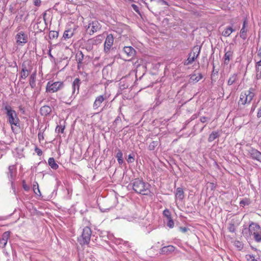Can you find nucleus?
<instances>
[{
	"label": "nucleus",
	"mask_w": 261,
	"mask_h": 261,
	"mask_svg": "<svg viewBox=\"0 0 261 261\" xmlns=\"http://www.w3.org/2000/svg\"><path fill=\"white\" fill-rule=\"evenodd\" d=\"M133 190L138 194L147 195L150 192V185L139 178L135 179L130 184Z\"/></svg>",
	"instance_id": "f257e3e1"
},
{
	"label": "nucleus",
	"mask_w": 261,
	"mask_h": 261,
	"mask_svg": "<svg viewBox=\"0 0 261 261\" xmlns=\"http://www.w3.org/2000/svg\"><path fill=\"white\" fill-rule=\"evenodd\" d=\"M4 110L5 111L8 122L11 125L12 131L14 132V126H19V119L16 112L8 105L4 106Z\"/></svg>",
	"instance_id": "f03ea898"
},
{
	"label": "nucleus",
	"mask_w": 261,
	"mask_h": 261,
	"mask_svg": "<svg viewBox=\"0 0 261 261\" xmlns=\"http://www.w3.org/2000/svg\"><path fill=\"white\" fill-rule=\"evenodd\" d=\"M255 96L254 89L250 88L249 90L242 92L240 94L238 104L240 107L249 104Z\"/></svg>",
	"instance_id": "7ed1b4c3"
},
{
	"label": "nucleus",
	"mask_w": 261,
	"mask_h": 261,
	"mask_svg": "<svg viewBox=\"0 0 261 261\" xmlns=\"http://www.w3.org/2000/svg\"><path fill=\"white\" fill-rule=\"evenodd\" d=\"M64 87L63 82L49 81L46 86V92L47 93H55L62 89Z\"/></svg>",
	"instance_id": "20e7f679"
},
{
	"label": "nucleus",
	"mask_w": 261,
	"mask_h": 261,
	"mask_svg": "<svg viewBox=\"0 0 261 261\" xmlns=\"http://www.w3.org/2000/svg\"><path fill=\"white\" fill-rule=\"evenodd\" d=\"M16 43L18 46H23L28 41V34L23 31L18 32L15 37Z\"/></svg>",
	"instance_id": "39448f33"
},
{
	"label": "nucleus",
	"mask_w": 261,
	"mask_h": 261,
	"mask_svg": "<svg viewBox=\"0 0 261 261\" xmlns=\"http://www.w3.org/2000/svg\"><path fill=\"white\" fill-rule=\"evenodd\" d=\"M200 48L198 46H194L192 51L189 54L188 59L185 62V65H188L193 63L200 54Z\"/></svg>",
	"instance_id": "423d86ee"
},
{
	"label": "nucleus",
	"mask_w": 261,
	"mask_h": 261,
	"mask_svg": "<svg viewBox=\"0 0 261 261\" xmlns=\"http://www.w3.org/2000/svg\"><path fill=\"white\" fill-rule=\"evenodd\" d=\"M91 236V230L89 227H85L82 232L81 238L80 239V243L82 245L88 244Z\"/></svg>",
	"instance_id": "0eeeda50"
},
{
	"label": "nucleus",
	"mask_w": 261,
	"mask_h": 261,
	"mask_svg": "<svg viewBox=\"0 0 261 261\" xmlns=\"http://www.w3.org/2000/svg\"><path fill=\"white\" fill-rule=\"evenodd\" d=\"M86 28L87 33L92 35L101 29V25L98 21L94 20L90 22Z\"/></svg>",
	"instance_id": "6e6552de"
},
{
	"label": "nucleus",
	"mask_w": 261,
	"mask_h": 261,
	"mask_svg": "<svg viewBox=\"0 0 261 261\" xmlns=\"http://www.w3.org/2000/svg\"><path fill=\"white\" fill-rule=\"evenodd\" d=\"M16 174V168L15 165H11L9 167L8 177L10 180L11 181V186L14 191L15 192L14 182L13 180L14 179Z\"/></svg>",
	"instance_id": "1a4fd4ad"
},
{
	"label": "nucleus",
	"mask_w": 261,
	"mask_h": 261,
	"mask_svg": "<svg viewBox=\"0 0 261 261\" xmlns=\"http://www.w3.org/2000/svg\"><path fill=\"white\" fill-rule=\"evenodd\" d=\"M80 85V80L76 78L73 82L72 84V94L70 96V99H74L75 94H77L79 92V88Z\"/></svg>",
	"instance_id": "9d476101"
},
{
	"label": "nucleus",
	"mask_w": 261,
	"mask_h": 261,
	"mask_svg": "<svg viewBox=\"0 0 261 261\" xmlns=\"http://www.w3.org/2000/svg\"><path fill=\"white\" fill-rule=\"evenodd\" d=\"M114 42V37L112 34L107 36L104 44V50L106 53H108Z\"/></svg>",
	"instance_id": "9b49d317"
},
{
	"label": "nucleus",
	"mask_w": 261,
	"mask_h": 261,
	"mask_svg": "<svg viewBox=\"0 0 261 261\" xmlns=\"http://www.w3.org/2000/svg\"><path fill=\"white\" fill-rule=\"evenodd\" d=\"M261 231V227L260 226L253 222L250 223V231L251 232V236H255L256 234L259 233Z\"/></svg>",
	"instance_id": "f8f14e48"
},
{
	"label": "nucleus",
	"mask_w": 261,
	"mask_h": 261,
	"mask_svg": "<svg viewBox=\"0 0 261 261\" xmlns=\"http://www.w3.org/2000/svg\"><path fill=\"white\" fill-rule=\"evenodd\" d=\"M249 153L253 159L261 162L260 152L255 149L251 148L249 150Z\"/></svg>",
	"instance_id": "ddd939ff"
},
{
	"label": "nucleus",
	"mask_w": 261,
	"mask_h": 261,
	"mask_svg": "<svg viewBox=\"0 0 261 261\" xmlns=\"http://www.w3.org/2000/svg\"><path fill=\"white\" fill-rule=\"evenodd\" d=\"M107 99L106 96H104L103 95H99L97 96L93 105V109L94 110L97 109L101 106L102 102Z\"/></svg>",
	"instance_id": "4468645a"
},
{
	"label": "nucleus",
	"mask_w": 261,
	"mask_h": 261,
	"mask_svg": "<svg viewBox=\"0 0 261 261\" xmlns=\"http://www.w3.org/2000/svg\"><path fill=\"white\" fill-rule=\"evenodd\" d=\"M123 53L127 57L133 58L136 54V51L134 48L131 46H125L123 48Z\"/></svg>",
	"instance_id": "2eb2a0df"
},
{
	"label": "nucleus",
	"mask_w": 261,
	"mask_h": 261,
	"mask_svg": "<svg viewBox=\"0 0 261 261\" xmlns=\"http://www.w3.org/2000/svg\"><path fill=\"white\" fill-rule=\"evenodd\" d=\"M10 237V232L9 231L5 232L1 239H0V247L4 248L8 242V240Z\"/></svg>",
	"instance_id": "dca6fc26"
},
{
	"label": "nucleus",
	"mask_w": 261,
	"mask_h": 261,
	"mask_svg": "<svg viewBox=\"0 0 261 261\" xmlns=\"http://www.w3.org/2000/svg\"><path fill=\"white\" fill-rule=\"evenodd\" d=\"M175 248L172 245H169L167 246L163 247L161 249V253L162 254H169L174 251Z\"/></svg>",
	"instance_id": "f3484780"
},
{
	"label": "nucleus",
	"mask_w": 261,
	"mask_h": 261,
	"mask_svg": "<svg viewBox=\"0 0 261 261\" xmlns=\"http://www.w3.org/2000/svg\"><path fill=\"white\" fill-rule=\"evenodd\" d=\"M103 37L101 35L97 36L95 37L89 39L90 43L94 44V45H97L101 43L102 41Z\"/></svg>",
	"instance_id": "a211bd4d"
},
{
	"label": "nucleus",
	"mask_w": 261,
	"mask_h": 261,
	"mask_svg": "<svg viewBox=\"0 0 261 261\" xmlns=\"http://www.w3.org/2000/svg\"><path fill=\"white\" fill-rule=\"evenodd\" d=\"M51 112V109L47 106H44L40 109V113L43 116H47Z\"/></svg>",
	"instance_id": "6ab92c4d"
},
{
	"label": "nucleus",
	"mask_w": 261,
	"mask_h": 261,
	"mask_svg": "<svg viewBox=\"0 0 261 261\" xmlns=\"http://www.w3.org/2000/svg\"><path fill=\"white\" fill-rule=\"evenodd\" d=\"M233 56V52L231 50L227 51L224 56V63L227 65Z\"/></svg>",
	"instance_id": "aec40b11"
},
{
	"label": "nucleus",
	"mask_w": 261,
	"mask_h": 261,
	"mask_svg": "<svg viewBox=\"0 0 261 261\" xmlns=\"http://www.w3.org/2000/svg\"><path fill=\"white\" fill-rule=\"evenodd\" d=\"M30 70H28L26 67L23 66L22 70L20 73V78L22 79H25L30 73Z\"/></svg>",
	"instance_id": "412c9836"
},
{
	"label": "nucleus",
	"mask_w": 261,
	"mask_h": 261,
	"mask_svg": "<svg viewBox=\"0 0 261 261\" xmlns=\"http://www.w3.org/2000/svg\"><path fill=\"white\" fill-rule=\"evenodd\" d=\"M246 21L244 20L243 27L240 31V37L245 40L247 38V29H246Z\"/></svg>",
	"instance_id": "4be33fe9"
},
{
	"label": "nucleus",
	"mask_w": 261,
	"mask_h": 261,
	"mask_svg": "<svg viewBox=\"0 0 261 261\" xmlns=\"http://www.w3.org/2000/svg\"><path fill=\"white\" fill-rule=\"evenodd\" d=\"M175 197L180 200H182L184 198V192L182 188H178L176 189Z\"/></svg>",
	"instance_id": "5701e85b"
},
{
	"label": "nucleus",
	"mask_w": 261,
	"mask_h": 261,
	"mask_svg": "<svg viewBox=\"0 0 261 261\" xmlns=\"http://www.w3.org/2000/svg\"><path fill=\"white\" fill-rule=\"evenodd\" d=\"M48 163L49 166L54 170H56L59 167L58 165L56 163V161L53 158H49Z\"/></svg>",
	"instance_id": "b1692460"
},
{
	"label": "nucleus",
	"mask_w": 261,
	"mask_h": 261,
	"mask_svg": "<svg viewBox=\"0 0 261 261\" xmlns=\"http://www.w3.org/2000/svg\"><path fill=\"white\" fill-rule=\"evenodd\" d=\"M235 31L232 27H229L226 28L222 32V35L225 37L229 36L233 32Z\"/></svg>",
	"instance_id": "393cba45"
},
{
	"label": "nucleus",
	"mask_w": 261,
	"mask_h": 261,
	"mask_svg": "<svg viewBox=\"0 0 261 261\" xmlns=\"http://www.w3.org/2000/svg\"><path fill=\"white\" fill-rule=\"evenodd\" d=\"M219 136L217 132H213L209 136L208 138V142H211L215 140L216 138Z\"/></svg>",
	"instance_id": "a878e982"
},
{
	"label": "nucleus",
	"mask_w": 261,
	"mask_h": 261,
	"mask_svg": "<svg viewBox=\"0 0 261 261\" xmlns=\"http://www.w3.org/2000/svg\"><path fill=\"white\" fill-rule=\"evenodd\" d=\"M237 79V74H233L232 75H231L228 80V82H227V84L228 85H232L233 83H234V82L236 81Z\"/></svg>",
	"instance_id": "bb28decb"
},
{
	"label": "nucleus",
	"mask_w": 261,
	"mask_h": 261,
	"mask_svg": "<svg viewBox=\"0 0 261 261\" xmlns=\"http://www.w3.org/2000/svg\"><path fill=\"white\" fill-rule=\"evenodd\" d=\"M242 233L243 236L246 238H250L251 237V232L250 231V225L249 228H244L242 230Z\"/></svg>",
	"instance_id": "cd10ccee"
},
{
	"label": "nucleus",
	"mask_w": 261,
	"mask_h": 261,
	"mask_svg": "<svg viewBox=\"0 0 261 261\" xmlns=\"http://www.w3.org/2000/svg\"><path fill=\"white\" fill-rule=\"evenodd\" d=\"M73 35V32L70 30H66L64 32L63 34V37L64 39H69L71 38Z\"/></svg>",
	"instance_id": "c85d7f7f"
},
{
	"label": "nucleus",
	"mask_w": 261,
	"mask_h": 261,
	"mask_svg": "<svg viewBox=\"0 0 261 261\" xmlns=\"http://www.w3.org/2000/svg\"><path fill=\"white\" fill-rule=\"evenodd\" d=\"M202 75L200 73H198V75H196V74H193L191 75L190 80L192 81L197 82L202 79Z\"/></svg>",
	"instance_id": "c756f323"
},
{
	"label": "nucleus",
	"mask_w": 261,
	"mask_h": 261,
	"mask_svg": "<svg viewBox=\"0 0 261 261\" xmlns=\"http://www.w3.org/2000/svg\"><path fill=\"white\" fill-rule=\"evenodd\" d=\"M34 192L36 195H41V192L39 188V185L37 181H34L33 185Z\"/></svg>",
	"instance_id": "7c9ffc66"
},
{
	"label": "nucleus",
	"mask_w": 261,
	"mask_h": 261,
	"mask_svg": "<svg viewBox=\"0 0 261 261\" xmlns=\"http://www.w3.org/2000/svg\"><path fill=\"white\" fill-rule=\"evenodd\" d=\"M35 76V74H33L30 78V85L32 88H34L36 86Z\"/></svg>",
	"instance_id": "2f4dec72"
},
{
	"label": "nucleus",
	"mask_w": 261,
	"mask_h": 261,
	"mask_svg": "<svg viewBox=\"0 0 261 261\" xmlns=\"http://www.w3.org/2000/svg\"><path fill=\"white\" fill-rule=\"evenodd\" d=\"M59 33L57 31H51L49 33V37L50 39H55L58 38Z\"/></svg>",
	"instance_id": "473e14b6"
},
{
	"label": "nucleus",
	"mask_w": 261,
	"mask_h": 261,
	"mask_svg": "<svg viewBox=\"0 0 261 261\" xmlns=\"http://www.w3.org/2000/svg\"><path fill=\"white\" fill-rule=\"evenodd\" d=\"M234 245L239 250H241L244 247L243 244L239 241H236L234 243Z\"/></svg>",
	"instance_id": "72a5a7b5"
},
{
	"label": "nucleus",
	"mask_w": 261,
	"mask_h": 261,
	"mask_svg": "<svg viewBox=\"0 0 261 261\" xmlns=\"http://www.w3.org/2000/svg\"><path fill=\"white\" fill-rule=\"evenodd\" d=\"M167 225L170 228H172L174 227V223L172 218H169L167 219Z\"/></svg>",
	"instance_id": "f704fd0d"
},
{
	"label": "nucleus",
	"mask_w": 261,
	"mask_h": 261,
	"mask_svg": "<svg viewBox=\"0 0 261 261\" xmlns=\"http://www.w3.org/2000/svg\"><path fill=\"white\" fill-rule=\"evenodd\" d=\"M94 45V44L90 43L89 39L86 44V49L88 51H91L93 49Z\"/></svg>",
	"instance_id": "c9c22d12"
},
{
	"label": "nucleus",
	"mask_w": 261,
	"mask_h": 261,
	"mask_svg": "<svg viewBox=\"0 0 261 261\" xmlns=\"http://www.w3.org/2000/svg\"><path fill=\"white\" fill-rule=\"evenodd\" d=\"M254 239L257 242H261V231L259 233H258L257 234H256L255 236H254Z\"/></svg>",
	"instance_id": "e433bc0d"
},
{
	"label": "nucleus",
	"mask_w": 261,
	"mask_h": 261,
	"mask_svg": "<svg viewBox=\"0 0 261 261\" xmlns=\"http://www.w3.org/2000/svg\"><path fill=\"white\" fill-rule=\"evenodd\" d=\"M126 160L128 163H133L135 161L134 155H132V154H129L128 155V158Z\"/></svg>",
	"instance_id": "4c0bfd02"
},
{
	"label": "nucleus",
	"mask_w": 261,
	"mask_h": 261,
	"mask_svg": "<svg viewBox=\"0 0 261 261\" xmlns=\"http://www.w3.org/2000/svg\"><path fill=\"white\" fill-rule=\"evenodd\" d=\"M163 215L166 217L167 219L169 218H171L170 212L167 209H166L163 211Z\"/></svg>",
	"instance_id": "58836bf2"
},
{
	"label": "nucleus",
	"mask_w": 261,
	"mask_h": 261,
	"mask_svg": "<svg viewBox=\"0 0 261 261\" xmlns=\"http://www.w3.org/2000/svg\"><path fill=\"white\" fill-rule=\"evenodd\" d=\"M228 229L229 231L231 232H234L236 230V227L233 224H229Z\"/></svg>",
	"instance_id": "ea45409f"
},
{
	"label": "nucleus",
	"mask_w": 261,
	"mask_h": 261,
	"mask_svg": "<svg viewBox=\"0 0 261 261\" xmlns=\"http://www.w3.org/2000/svg\"><path fill=\"white\" fill-rule=\"evenodd\" d=\"M246 258L248 260H251V261H257L255 259V257L252 254H247L246 255Z\"/></svg>",
	"instance_id": "a19ab883"
},
{
	"label": "nucleus",
	"mask_w": 261,
	"mask_h": 261,
	"mask_svg": "<svg viewBox=\"0 0 261 261\" xmlns=\"http://www.w3.org/2000/svg\"><path fill=\"white\" fill-rule=\"evenodd\" d=\"M64 129H65L64 126L62 127L61 126L58 125L56 128V132H58V133L60 132L61 133H63Z\"/></svg>",
	"instance_id": "79ce46f5"
},
{
	"label": "nucleus",
	"mask_w": 261,
	"mask_h": 261,
	"mask_svg": "<svg viewBox=\"0 0 261 261\" xmlns=\"http://www.w3.org/2000/svg\"><path fill=\"white\" fill-rule=\"evenodd\" d=\"M249 203V200L247 199H243L240 202V205L242 206H244L246 205H248Z\"/></svg>",
	"instance_id": "37998d69"
},
{
	"label": "nucleus",
	"mask_w": 261,
	"mask_h": 261,
	"mask_svg": "<svg viewBox=\"0 0 261 261\" xmlns=\"http://www.w3.org/2000/svg\"><path fill=\"white\" fill-rule=\"evenodd\" d=\"M22 187L26 191H28L30 190V187L25 184L24 180L22 181Z\"/></svg>",
	"instance_id": "c03bdc74"
},
{
	"label": "nucleus",
	"mask_w": 261,
	"mask_h": 261,
	"mask_svg": "<svg viewBox=\"0 0 261 261\" xmlns=\"http://www.w3.org/2000/svg\"><path fill=\"white\" fill-rule=\"evenodd\" d=\"M122 156H123L122 152H121V151L120 150H118V152H117V153L116 154V158L117 159H120V158H122Z\"/></svg>",
	"instance_id": "a18cd8bd"
},
{
	"label": "nucleus",
	"mask_w": 261,
	"mask_h": 261,
	"mask_svg": "<svg viewBox=\"0 0 261 261\" xmlns=\"http://www.w3.org/2000/svg\"><path fill=\"white\" fill-rule=\"evenodd\" d=\"M38 139L40 141H41V140H43L44 139L43 133L42 132L39 131V132L38 133Z\"/></svg>",
	"instance_id": "49530a36"
},
{
	"label": "nucleus",
	"mask_w": 261,
	"mask_h": 261,
	"mask_svg": "<svg viewBox=\"0 0 261 261\" xmlns=\"http://www.w3.org/2000/svg\"><path fill=\"white\" fill-rule=\"evenodd\" d=\"M41 0H34V4L36 6H40L41 5Z\"/></svg>",
	"instance_id": "de8ad7c7"
},
{
	"label": "nucleus",
	"mask_w": 261,
	"mask_h": 261,
	"mask_svg": "<svg viewBox=\"0 0 261 261\" xmlns=\"http://www.w3.org/2000/svg\"><path fill=\"white\" fill-rule=\"evenodd\" d=\"M208 119V118L206 117H202L200 118V121L202 122V123H205V122L207 121V120Z\"/></svg>",
	"instance_id": "09e8293b"
},
{
	"label": "nucleus",
	"mask_w": 261,
	"mask_h": 261,
	"mask_svg": "<svg viewBox=\"0 0 261 261\" xmlns=\"http://www.w3.org/2000/svg\"><path fill=\"white\" fill-rule=\"evenodd\" d=\"M188 229H188V228L185 227H180V230L182 232H183V233H185V232H186L188 231Z\"/></svg>",
	"instance_id": "8fccbe9b"
},
{
	"label": "nucleus",
	"mask_w": 261,
	"mask_h": 261,
	"mask_svg": "<svg viewBox=\"0 0 261 261\" xmlns=\"http://www.w3.org/2000/svg\"><path fill=\"white\" fill-rule=\"evenodd\" d=\"M35 151L38 155H41L42 154V152L41 149H38V148H36Z\"/></svg>",
	"instance_id": "3c124183"
},
{
	"label": "nucleus",
	"mask_w": 261,
	"mask_h": 261,
	"mask_svg": "<svg viewBox=\"0 0 261 261\" xmlns=\"http://www.w3.org/2000/svg\"><path fill=\"white\" fill-rule=\"evenodd\" d=\"M257 116L258 118L261 117V107L258 109Z\"/></svg>",
	"instance_id": "603ef678"
},
{
	"label": "nucleus",
	"mask_w": 261,
	"mask_h": 261,
	"mask_svg": "<svg viewBox=\"0 0 261 261\" xmlns=\"http://www.w3.org/2000/svg\"><path fill=\"white\" fill-rule=\"evenodd\" d=\"M256 73H261V68L260 67L255 66Z\"/></svg>",
	"instance_id": "864d4df0"
},
{
	"label": "nucleus",
	"mask_w": 261,
	"mask_h": 261,
	"mask_svg": "<svg viewBox=\"0 0 261 261\" xmlns=\"http://www.w3.org/2000/svg\"><path fill=\"white\" fill-rule=\"evenodd\" d=\"M256 78L258 80L261 78V73H256Z\"/></svg>",
	"instance_id": "5fc2aeb1"
},
{
	"label": "nucleus",
	"mask_w": 261,
	"mask_h": 261,
	"mask_svg": "<svg viewBox=\"0 0 261 261\" xmlns=\"http://www.w3.org/2000/svg\"><path fill=\"white\" fill-rule=\"evenodd\" d=\"M255 66L260 67L261 66V60L256 62Z\"/></svg>",
	"instance_id": "6e6d98bb"
},
{
	"label": "nucleus",
	"mask_w": 261,
	"mask_h": 261,
	"mask_svg": "<svg viewBox=\"0 0 261 261\" xmlns=\"http://www.w3.org/2000/svg\"><path fill=\"white\" fill-rule=\"evenodd\" d=\"M118 162L119 164H122L123 163V158L117 159Z\"/></svg>",
	"instance_id": "4d7b16f0"
},
{
	"label": "nucleus",
	"mask_w": 261,
	"mask_h": 261,
	"mask_svg": "<svg viewBox=\"0 0 261 261\" xmlns=\"http://www.w3.org/2000/svg\"><path fill=\"white\" fill-rule=\"evenodd\" d=\"M256 108L255 105H253L251 108V112L253 113Z\"/></svg>",
	"instance_id": "13d9d810"
},
{
	"label": "nucleus",
	"mask_w": 261,
	"mask_h": 261,
	"mask_svg": "<svg viewBox=\"0 0 261 261\" xmlns=\"http://www.w3.org/2000/svg\"><path fill=\"white\" fill-rule=\"evenodd\" d=\"M150 1H156L157 3L161 4V2H163V0H150Z\"/></svg>",
	"instance_id": "bf43d9fd"
},
{
	"label": "nucleus",
	"mask_w": 261,
	"mask_h": 261,
	"mask_svg": "<svg viewBox=\"0 0 261 261\" xmlns=\"http://www.w3.org/2000/svg\"><path fill=\"white\" fill-rule=\"evenodd\" d=\"M132 7H133L135 11H137V6L136 5H134H134H132Z\"/></svg>",
	"instance_id": "052dcab7"
},
{
	"label": "nucleus",
	"mask_w": 261,
	"mask_h": 261,
	"mask_svg": "<svg viewBox=\"0 0 261 261\" xmlns=\"http://www.w3.org/2000/svg\"><path fill=\"white\" fill-rule=\"evenodd\" d=\"M161 4L162 5H168L167 2L163 0V2H161Z\"/></svg>",
	"instance_id": "680f3d73"
},
{
	"label": "nucleus",
	"mask_w": 261,
	"mask_h": 261,
	"mask_svg": "<svg viewBox=\"0 0 261 261\" xmlns=\"http://www.w3.org/2000/svg\"><path fill=\"white\" fill-rule=\"evenodd\" d=\"M48 55L51 58H53V56L51 55V53H50V49L49 50V53H48Z\"/></svg>",
	"instance_id": "e2e57ef3"
},
{
	"label": "nucleus",
	"mask_w": 261,
	"mask_h": 261,
	"mask_svg": "<svg viewBox=\"0 0 261 261\" xmlns=\"http://www.w3.org/2000/svg\"><path fill=\"white\" fill-rule=\"evenodd\" d=\"M257 56L261 57V51H259L257 54Z\"/></svg>",
	"instance_id": "0e129e2a"
}]
</instances>
